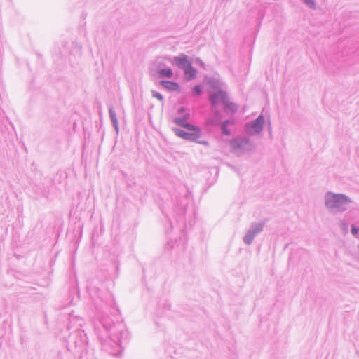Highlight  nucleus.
<instances>
[{"mask_svg":"<svg viewBox=\"0 0 359 359\" xmlns=\"http://www.w3.org/2000/svg\"><path fill=\"white\" fill-rule=\"evenodd\" d=\"M264 123V117L262 114H260L255 120L245 123V132L250 135H259L263 130Z\"/></svg>","mask_w":359,"mask_h":359,"instance_id":"nucleus-6","label":"nucleus"},{"mask_svg":"<svg viewBox=\"0 0 359 359\" xmlns=\"http://www.w3.org/2000/svg\"><path fill=\"white\" fill-rule=\"evenodd\" d=\"M173 60L175 65L183 70L191 64V62L188 60L187 56L184 54H181L180 56L175 57Z\"/></svg>","mask_w":359,"mask_h":359,"instance_id":"nucleus-8","label":"nucleus"},{"mask_svg":"<svg viewBox=\"0 0 359 359\" xmlns=\"http://www.w3.org/2000/svg\"><path fill=\"white\" fill-rule=\"evenodd\" d=\"M264 226V222L251 223L249 229L245 233V235L243 238V243L247 245H251L255 236L263 231Z\"/></svg>","mask_w":359,"mask_h":359,"instance_id":"nucleus-5","label":"nucleus"},{"mask_svg":"<svg viewBox=\"0 0 359 359\" xmlns=\"http://www.w3.org/2000/svg\"><path fill=\"white\" fill-rule=\"evenodd\" d=\"M209 100L212 107L215 109L217 105L220 102L222 103L228 96L226 92L221 90H208Z\"/></svg>","mask_w":359,"mask_h":359,"instance_id":"nucleus-7","label":"nucleus"},{"mask_svg":"<svg viewBox=\"0 0 359 359\" xmlns=\"http://www.w3.org/2000/svg\"><path fill=\"white\" fill-rule=\"evenodd\" d=\"M109 117H110L111 121L113 124V126H114L116 133H118V118L116 116V111L112 107H109Z\"/></svg>","mask_w":359,"mask_h":359,"instance_id":"nucleus-12","label":"nucleus"},{"mask_svg":"<svg viewBox=\"0 0 359 359\" xmlns=\"http://www.w3.org/2000/svg\"><path fill=\"white\" fill-rule=\"evenodd\" d=\"M183 71L184 74V78L188 81L193 80L196 77L197 71L192 67L191 64L187 66V68Z\"/></svg>","mask_w":359,"mask_h":359,"instance_id":"nucleus-9","label":"nucleus"},{"mask_svg":"<svg viewBox=\"0 0 359 359\" xmlns=\"http://www.w3.org/2000/svg\"><path fill=\"white\" fill-rule=\"evenodd\" d=\"M339 226H340L341 229L342 230H344V231H348V223L346 221H344V220L340 221Z\"/></svg>","mask_w":359,"mask_h":359,"instance_id":"nucleus-20","label":"nucleus"},{"mask_svg":"<svg viewBox=\"0 0 359 359\" xmlns=\"http://www.w3.org/2000/svg\"><path fill=\"white\" fill-rule=\"evenodd\" d=\"M229 146L233 152L241 154L252 151L255 149V144L248 137H236L229 141Z\"/></svg>","mask_w":359,"mask_h":359,"instance_id":"nucleus-4","label":"nucleus"},{"mask_svg":"<svg viewBox=\"0 0 359 359\" xmlns=\"http://www.w3.org/2000/svg\"><path fill=\"white\" fill-rule=\"evenodd\" d=\"M222 118L221 113L217 110H214V118L210 119L208 121V123L212 126H217L219 123V121Z\"/></svg>","mask_w":359,"mask_h":359,"instance_id":"nucleus-14","label":"nucleus"},{"mask_svg":"<svg viewBox=\"0 0 359 359\" xmlns=\"http://www.w3.org/2000/svg\"><path fill=\"white\" fill-rule=\"evenodd\" d=\"M303 2L311 9L316 8V2L314 0H303Z\"/></svg>","mask_w":359,"mask_h":359,"instance_id":"nucleus-17","label":"nucleus"},{"mask_svg":"<svg viewBox=\"0 0 359 359\" xmlns=\"http://www.w3.org/2000/svg\"><path fill=\"white\" fill-rule=\"evenodd\" d=\"M202 93V89L199 85H196L193 88V94L199 96Z\"/></svg>","mask_w":359,"mask_h":359,"instance_id":"nucleus-19","label":"nucleus"},{"mask_svg":"<svg viewBox=\"0 0 359 359\" xmlns=\"http://www.w3.org/2000/svg\"><path fill=\"white\" fill-rule=\"evenodd\" d=\"M359 231V228H357L355 225H352L351 226V233L353 236H356Z\"/></svg>","mask_w":359,"mask_h":359,"instance_id":"nucleus-22","label":"nucleus"},{"mask_svg":"<svg viewBox=\"0 0 359 359\" xmlns=\"http://www.w3.org/2000/svg\"><path fill=\"white\" fill-rule=\"evenodd\" d=\"M100 323L107 334V337H100L103 348L114 356H120L123 349L121 344L128 337L124 324L114 323L108 316L102 318Z\"/></svg>","mask_w":359,"mask_h":359,"instance_id":"nucleus-1","label":"nucleus"},{"mask_svg":"<svg viewBox=\"0 0 359 359\" xmlns=\"http://www.w3.org/2000/svg\"><path fill=\"white\" fill-rule=\"evenodd\" d=\"M198 143L201 144H203V145H205V146H208V142L207 141H198L197 140V142Z\"/></svg>","mask_w":359,"mask_h":359,"instance_id":"nucleus-23","label":"nucleus"},{"mask_svg":"<svg viewBox=\"0 0 359 359\" xmlns=\"http://www.w3.org/2000/svg\"><path fill=\"white\" fill-rule=\"evenodd\" d=\"M158 74L161 77L172 78L173 76L172 70L170 68L161 69Z\"/></svg>","mask_w":359,"mask_h":359,"instance_id":"nucleus-16","label":"nucleus"},{"mask_svg":"<svg viewBox=\"0 0 359 359\" xmlns=\"http://www.w3.org/2000/svg\"><path fill=\"white\" fill-rule=\"evenodd\" d=\"M234 122L231 120H225L221 125L222 133L225 135H230L231 131L227 128V126L230 124H233Z\"/></svg>","mask_w":359,"mask_h":359,"instance_id":"nucleus-15","label":"nucleus"},{"mask_svg":"<svg viewBox=\"0 0 359 359\" xmlns=\"http://www.w3.org/2000/svg\"><path fill=\"white\" fill-rule=\"evenodd\" d=\"M160 83L163 88L171 91H178L180 89V85L174 81H161Z\"/></svg>","mask_w":359,"mask_h":359,"instance_id":"nucleus-10","label":"nucleus"},{"mask_svg":"<svg viewBox=\"0 0 359 359\" xmlns=\"http://www.w3.org/2000/svg\"><path fill=\"white\" fill-rule=\"evenodd\" d=\"M190 114L187 112L182 117H175L173 119V122L185 129H187L189 131H184L180 128H173V131L175 134L185 140L190 142H197V140L201 136V130L199 127L194 126L187 122V120L190 118Z\"/></svg>","mask_w":359,"mask_h":359,"instance_id":"nucleus-2","label":"nucleus"},{"mask_svg":"<svg viewBox=\"0 0 359 359\" xmlns=\"http://www.w3.org/2000/svg\"><path fill=\"white\" fill-rule=\"evenodd\" d=\"M151 95H152V96L158 99L159 101H161V102L163 101V95L160 93H158V92H157L156 90H151Z\"/></svg>","mask_w":359,"mask_h":359,"instance_id":"nucleus-18","label":"nucleus"},{"mask_svg":"<svg viewBox=\"0 0 359 359\" xmlns=\"http://www.w3.org/2000/svg\"><path fill=\"white\" fill-rule=\"evenodd\" d=\"M352 200L346 194L327 191L324 195V205L329 212L343 213L348 208Z\"/></svg>","mask_w":359,"mask_h":359,"instance_id":"nucleus-3","label":"nucleus"},{"mask_svg":"<svg viewBox=\"0 0 359 359\" xmlns=\"http://www.w3.org/2000/svg\"><path fill=\"white\" fill-rule=\"evenodd\" d=\"M222 104L224 105V109L226 110H229L232 113H235L238 110V107L236 105V104H234L233 102H230L229 100L228 96L226 97V98L224 100V102H222Z\"/></svg>","mask_w":359,"mask_h":359,"instance_id":"nucleus-13","label":"nucleus"},{"mask_svg":"<svg viewBox=\"0 0 359 359\" xmlns=\"http://www.w3.org/2000/svg\"><path fill=\"white\" fill-rule=\"evenodd\" d=\"M207 84L209 86L208 90H221L220 82L215 78H209L207 80Z\"/></svg>","mask_w":359,"mask_h":359,"instance_id":"nucleus-11","label":"nucleus"},{"mask_svg":"<svg viewBox=\"0 0 359 359\" xmlns=\"http://www.w3.org/2000/svg\"><path fill=\"white\" fill-rule=\"evenodd\" d=\"M187 112H189V109L184 107H181L180 108L178 109L177 110V114H182V116L187 113Z\"/></svg>","mask_w":359,"mask_h":359,"instance_id":"nucleus-21","label":"nucleus"}]
</instances>
